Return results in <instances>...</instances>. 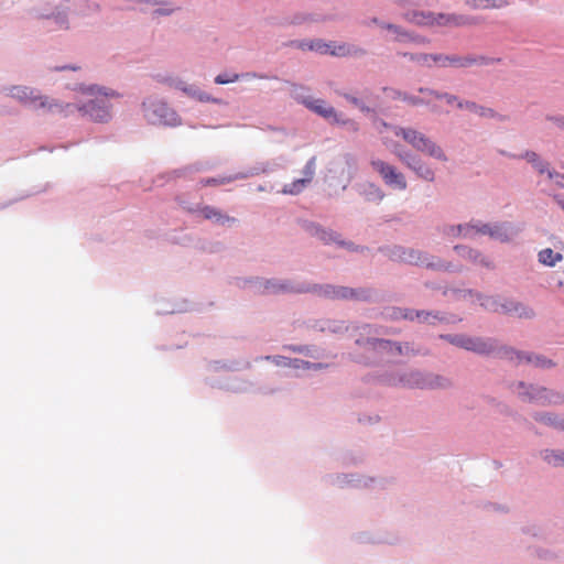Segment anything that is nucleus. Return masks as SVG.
I'll use <instances>...</instances> for the list:
<instances>
[{
	"label": "nucleus",
	"mask_w": 564,
	"mask_h": 564,
	"mask_svg": "<svg viewBox=\"0 0 564 564\" xmlns=\"http://www.w3.org/2000/svg\"><path fill=\"white\" fill-rule=\"evenodd\" d=\"M402 56L408 57L409 59L415 62L420 66L424 67H433L438 66L442 67L444 54H427V53H402Z\"/></svg>",
	"instance_id": "aec40b11"
},
{
	"label": "nucleus",
	"mask_w": 564,
	"mask_h": 564,
	"mask_svg": "<svg viewBox=\"0 0 564 564\" xmlns=\"http://www.w3.org/2000/svg\"><path fill=\"white\" fill-rule=\"evenodd\" d=\"M503 355L506 358H508L510 360H514L517 364H522V362L534 364L535 366H539L542 368H550V367L554 366L553 361L550 359H546L545 357L524 355L520 351H516L512 348L506 349L503 351Z\"/></svg>",
	"instance_id": "dca6fc26"
},
{
	"label": "nucleus",
	"mask_w": 564,
	"mask_h": 564,
	"mask_svg": "<svg viewBox=\"0 0 564 564\" xmlns=\"http://www.w3.org/2000/svg\"><path fill=\"white\" fill-rule=\"evenodd\" d=\"M443 65L442 67H455V68H466L474 65H490L497 62H500V58H490L486 56H477V55H446L444 54Z\"/></svg>",
	"instance_id": "9b49d317"
},
{
	"label": "nucleus",
	"mask_w": 564,
	"mask_h": 564,
	"mask_svg": "<svg viewBox=\"0 0 564 564\" xmlns=\"http://www.w3.org/2000/svg\"><path fill=\"white\" fill-rule=\"evenodd\" d=\"M467 4L473 9L501 8L507 4L506 1L496 0H467Z\"/></svg>",
	"instance_id": "cd10ccee"
},
{
	"label": "nucleus",
	"mask_w": 564,
	"mask_h": 564,
	"mask_svg": "<svg viewBox=\"0 0 564 564\" xmlns=\"http://www.w3.org/2000/svg\"><path fill=\"white\" fill-rule=\"evenodd\" d=\"M405 384L417 388H437L443 387L444 382L438 377L432 375L423 376L419 372H412L408 376Z\"/></svg>",
	"instance_id": "6ab92c4d"
},
{
	"label": "nucleus",
	"mask_w": 564,
	"mask_h": 564,
	"mask_svg": "<svg viewBox=\"0 0 564 564\" xmlns=\"http://www.w3.org/2000/svg\"><path fill=\"white\" fill-rule=\"evenodd\" d=\"M562 260L563 256L560 252H554L551 248H545L539 252V261L544 265L553 267Z\"/></svg>",
	"instance_id": "393cba45"
},
{
	"label": "nucleus",
	"mask_w": 564,
	"mask_h": 564,
	"mask_svg": "<svg viewBox=\"0 0 564 564\" xmlns=\"http://www.w3.org/2000/svg\"><path fill=\"white\" fill-rule=\"evenodd\" d=\"M433 11L410 10L403 14V19L416 26L433 29Z\"/></svg>",
	"instance_id": "a211bd4d"
},
{
	"label": "nucleus",
	"mask_w": 564,
	"mask_h": 564,
	"mask_svg": "<svg viewBox=\"0 0 564 564\" xmlns=\"http://www.w3.org/2000/svg\"><path fill=\"white\" fill-rule=\"evenodd\" d=\"M476 113H478L481 117H492L494 110L478 106V111H476Z\"/></svg>",
	"instance_id": "79ce46f5"
},
{
	"label": "nucleus",
	"mask_w": 564,
	"mask_h": 564,
	"mask_svg": "<svg viewBox=\"0 0 564 564\" xmlns=\"http://www.w3.org/2000/svg\"><path fill=\"white\" fill-rule=\"evenodd\" d=\"M446 234L448 236H463L465 238H473L476 235H488L492 239L500 241L510 240L516 234L509 225H489L480 224L479 221H470L465 225H458L456 227H448Z\"/></svg>",
	"instance_id": "f257e3e1"
},
{
	"label": "nucleus",
	"mask_w": 564,
	"mask_h": 564,
	"mask_svg": "<svg viewBox=\"0 0 564 564\" xmlns=\"http://www.w3.org/2000/svg\"><path fill=\"white\" fill-rule=\"evenodd\" d=\"M51 20L57 25V28L67 29V22L64 18L61 17L59 12L56 15H54Z\"/></svg>",
	"instance_id": "ea45409f"
},
{
	"label": "nucleus",
	"mask_w": 564,
	"mask_h": 564,
	"mask_svg": "<svg viewBox=\"0 0 564 564\" xmlns=\"http://www.w3.org/2000/svg\"><path fill=\"white\" fill-rule=\"evenodd\" d=\"M144 117L152 124H174L176 113L164 102L148 101L143 104Z\"/></svg>",
	"instance_id": "1a4fd4ad"
},
{
	"label": "nucleus",
	"mask_w": 564,
	"mask_h": 564,
	"mask_svg": "<svg viewBox=\"0 0 564 564\" xmlns=\"http://www.w3.org/2000/svg\"><path fill=\"white\" fill-rule=\"evenodd\" d=\"M311 229L312 234L324 242L336 241V238L333 232H328L325 229L319 228L318 226H312Z\"/></svg>",
	"instance_id": "f704fd0d"
},
{
	"label": "nucleus",
	"mask_w": 564,
	"mask_h": 564,
	"mask_svg": "<svg viewBox=\"0 0 564 564\" xmlns=\"http://www.w3.org/2000/svg\"><path fill=\"white\" fill-rule=\"evenodd\" d=\"M393 153L399 160L404 163L409 169L414 171L416 175L425 181L433 182L435 178L434 171L424 163L419 156L411 154L401 149L400 145L393 148Z\"/></svg>",
	"instance_id": "9d476101"
},
{
	"label": "nucleus",
	"mask_w": 564,
	"mask_h": 564,
	"mask_svg": "<svg viewBox=\"0 0 564 564\" xmlns=\"http://www.w3.org/2000/svg\"><path fill=\"white\" fill-rule=\"evenodd\" d=\"M535 419H536V421H539V422H541L543 424L551 425V426L564 430V420H558L557 417L552 416L551 414H547V413L540 414Z\"/></svg>",
	"instance_id": "7c9ffc66"
},
{
	"label": "nucleus",
	"mask_w": 564,
	"mask_h": 564,
	"mask_svg": "<svg viewBox=\"0 0 564 564\" xmlns=\"http://www.w3.org/2000/svg\"><path fill=\"white\" fill-rule=\"evenodd\" d=\"M441 338L454 346L480 355H489L495 350V345L490 339L470 337L467 335H442Z\"/></svg>",
	"instance_id": "423d86ee"
},
{
	"label": "nucleus",
	"mask_w": 564,
	"mask_h": 564,
	"mask_svg": "<svg viewBox=\"0 0 564 564\" xmlns=\"http://www.w3.org/2000/svg\"><path fill=\"white\" fill-rule=\"evenodd\" d=\"M315 174V159L312 158L304 166L303 169V177L295 180L294 182L286 184L282 193L283 194H290V195H296L300 194L307 184H310L314 177Z\"/></svg>",
	"instance_id": "4468645a"
},
{
	"label": "nucleus",
	"mask_w": 564,
	"mask_h": 564,
	"mask_svg": "<svg viewBox=\"0 0 564 564\" xmlns=\"http://www.w3.org/2000/svg\"><path fill=\"white\" fill-rule=\"evenodd\" d=\"M199 212L205 219L213 220L216 224L224 225L225 223L235 221V218L223 214L219 209L212 206H204Z\"/></svg>",
	"instance_id": "4be33fe9"
},
{
	"label": "nucleus",
	"mask_w": 564,
	"mask_h": 564,
	"mask_svg": "<svg viewBox=\"0 0 564 564\" xmlns=\"http://www.w3.org/2000/svg\"><path fill=\"white\" fill-rule=\"evenodd\" d=\"M476 23H477V21L475 18L455 14V13L434 12V17H433V29L462 28V26L473 25Z\"/></svg>",
	"instance_id": "f8f14e48"
},
{
	"label": "nucleus",
	"mask_w": 564,
	"mask_h": 564,
	"mask_svg": "<svg viewBox=\"0 0 564 564\" xmlns=\"http://www.w3.org/2000/svg\"><path fill=\"white\" fill-rule=\"evenodd\" d=\"M555 200L564 210V198H562L561 196H555Z\"/></svg>",
	"instance_id": "49530a36"
},
{
	"label": "nucleus",
	"mask_w": 564,
	"mask_h": 564,
	"mask_svg": "<svg viewBox=\"0 0 564 564\" xmlns=\"http://www.w3.org/2000/svg\"><path fill=\"white\" fill-rule=\"evenodd\" d=\"M345 97V99L352 104L354 106H356L357 108H359L361 111H365V112H369L370 109L369 107H367L360 99H358L357 97H354L351 95H348V94H344L343 95Z\"/></svg>",
	"instance_id": "e433bc0d"
},
{
	"label": "nucleus",
	"mask_w": 564,
	"mask_h": 564,
	"mask_svg": "<svg viewBox=\"0 0 564 564\" xmlns=\"http://www.w3.org/2000/svg\"><path fill=\"white\" fill-rule=\"evenodd\" d=\"M240 78V75L232 74V75H218L215 78V83L219 85L229 84L238 80Z\"/></svg>",
	"instance_id": "58836bf2"
},
{
	"label": "nucleus",
	"mask_w": 564,
	"mask_h": 564,
	"mask_svg": "<svg viewBox=\"0 0 564 564\" xmlns=\"http://www.w3.org/2000/svg\"><path fill=\"white\" fill-rule=\"evenodd\" d=\"M419 91L423 95H426L429 97L437 98V99H445L447 104L452 105L454 101H456V97L454 95L449 94H440L435 90H431L427 88H420Z\"/></svg>",
	"instance_id": "473e14b6"
},
{
	"label": "nucleus",
	"mask_w": 564,
	"mask_h": 564,
	"mask_svg": "<svg viewBox=\"0 0 564 564\" xmlns=\"http://www.w3.org/2000/svg\"><path fill=\"white\" fill-rule=\"evenodd\" d=\"M380 26L388 31L393 32L395 34L397 41H402L403 39L410 37V34L399 25L391 24V23H380Z\"/></svg>",
	"instance_id": "2f4dec72"
},
{
	"label": "nucleus",
	"mask_w": 564,
	"mask_h": 564,
	"mask_svg": "<svg viewBox=\"0 0 564 564\" xmlns=\"http://www.w3.org/2000/svg\"><path fill=\"white\" fill-rule=\"evenodd\" d=\"M265 290L270 293H279V292H315L321 296L328 299H355L357 297V292L352 289H348L345 286H333V285H324L317 286L314 285L312 289L304 286H293L289 283H275L268 281L265 285Z\"/></svg>",
	"instance_id": "f03ea898"
},
{
	"label": "nucleus",
	"mask_w": 564,
	"mask_h": 564,
	"mask_svg": "<svg viewBox=\"0 0 564 564\" xmlns=\"http://www.w3.org/2000/svg\"><path fill=\"white\" fill-rule=\"evenodd\" d=\"M84 6H85V7H87V9H88L89 11H96V10L98 9V6H96V4L89 6V4H87V3H80V4H79V7H80V9H79V13H80V14H86V11H85L84 9H82V7H84Z\"/></svg>",
	"instance_id": "c03bdc74"
},
{
	"label": "nucleus",
	"mask_w": 564,
	"mask_h": 564,
	"mask_svg": "<svg viewBox=\"0 0 564 564\" xmlns=\"http://www.w3.org/2000/svg\"><path fill=\"white\" fill-rule=\"evenodd\" d=\"M235 180V177L228 176V177H221V178H206L202 181V184L204 186H215V185H221L230 183Z\"/></svg>",
	"instance_id": "c9c22d12"
},
{
	"label": "nucleus",
	"mask_w": 564,
	"mask_h": 564,
	"mask_svg": "<svg viewBox=\"0 0 564 564\" xmlns=\"http://www.w3.org/2000/svg\"><path fill=\"white\" fill-rule=\"evenodd\" d=\"M369 343L373 348L391 350V351L394 350L398 354H402V347L398 343H392L390 340H384V339H372Z\"/></svg>",
	"instance_id": "c85d7f7f"
},
{
	"label": "nucleus",
	"mask_w": 564,
	"mask_h": 564,
	"mask_svg": "<svg viewBox=\"0 0 564 564\" xmlns=\"http://www.w3.org/2000/svg\"><path fill=\"white\" fill-rule=\"evenodd\" d=\"M199 99H200V100H208V98H207V97H205V96H200V97H199Z\"/></svg>",
	"instance_id": "de8ad7c7"
},
{
	"label": "nucleus",
	"mask_w": 564,
	"mask_h": 564,
	"mask_svg": "<svg viewBox=\"0 0 564 564\" xmlns=\"http://www.w3.org/2000/svg\"><path fill=\"white\" fill-rule=\"evenodd\" d=\"M397 96L399 99H401L410 105H413V106L426 104V102H430V100H431L430 98H420V97L408 95L405 93H400V91L397 94Z\"/></svg>",
	"instance_id": "72a5a7b5"
},
{
	"label": "nucleus",
	"mask_w": 564,
	"mask_h": 564,
	"mask_svg": "<svg viewBox=\"0 0 564 564\" xmlns=\"http://www.w3.org/2000/svg\"><path fill=\"white\" fill-rule=\"evenodd\" d=\"M522 158L525 159L540 174H544L549 170V163L541 160L533 151H527Z\"/></svg>",
	"instance_id": "a878e982"
},
{
	"label": "nucleus",
	"mask_w": 564,
	"mask_h": 564,
	"mask_svg": "<svg viewBox=\"0 0 564 564\" xmlns=\"http://www.w3.org/2000/svg\"><path fill=\"white\" fill-rule=\"evenodd\" d=\"M79 110L94 121L104 122L110 118L109 105L104 97L89 100Z\"/></svg>",
	"instance_id": "ddd939ff"
},
{
	"label": "nucleus",
	"mask_w": 564,
	"mask_h": 564,
	"mask_svg": "<svg viewBox=\"0 0 564 564\" xmlns=\"http://www.w3.org/2000/svg\"><path fill=\"white\" fill-rule=\"evenodd\" d=\"M550 120L554 121V123L562 130H564V117H552Z\"/></svg>",
	"instance_id": "37998d69"
},
{
	"label": "nucleus",
	"mask_w": 564,
	"mask_h": 564,
	"mask_svg": "<svg viewBox=\"0 0 564 564\" xmlns=\"http://www.w3.org/2000/svg\"><path fill=\"white\" fill-rule=\"evenodd\" d=\"M173 12V9H158L154 11V14L158 15H169Z\"/></svg>",
	"instance_id": "a18cd8bd"
},
{
	"label": "nucleus",
	"mask_w": 564,
	"mask_h": 564,
	"mask_svg": "<svg viewBox=\"0 0 564 564\" xmlns=\"http://www.w3.org/2000/svg\"><path fill=\"white\" fill-rule=\"evenodd\" d=\"M393 133L412 145L415 150L423 152L434 159L446 162L447 156L443 149L422 132L412 128H393Z\"/></svg>",
	"instance_id": "7ed1b4c3"
},
{
	"label": "nucleus",
	"mask_w": 564,
	"mask_h": 564,
	"mask_svg": "<svg viewBox=\"0 0 564 564\" xmlns=\"http://www.w3.org/2000/svg\"><path fill=\"white\" fill-rule=\"evenodd\" d=\"M457 106H458L459 108H464V107H465V108H467L468 110H470V111H473V112L478 111V105H476L475 102H469V101H467V102H465V104H463V102H458V104H457Z\"/></svg>",
	"instance_id": "a19ab883"
},
{
	"label": "nucleus",
	"mask_w": 564,
	"mask_h": 564,
	"mask_svg": "<svg viewBox=\"0 0 564 564\" xmlns=\"http://www.w3.org/2000/svg\"><path fill=\"white\" fill-rule=\"evenodd\" d=\"M403 259L406 262L412 263V264H422V265L424 264V265L431 267V268L440 267L433 262L427 261V257L416 250H409L408 252H404Z\"/></svg>",
	"instance_id": "b1692460"
},
{
	"label": "nucleus",
	"mask_w": 564,
	"mask_h": 564,
	"mask_svg": "<svg viewBox=\"0 0 564 564\" xmlns=\"http://www.w3.org/2000/svg\"><path fill=\"white\" fill-rule=\"evenodd\" d=\"M306 90L303 86H293V95L294 97L305 105L310 110L314 111L318 116L323 117L324 119L337 123V124H348L351 121L349 119H345L341 113H338L335 108L327 105L322 99H313L310 97H304L302 93Z\"/></svg>",
	"instance_id": "20e7f679"
},
{
	"label": "nucleus",
	"mask_w": 564,
	"mask_h": 564,
	"mask_svg": "<svg viewBox=\"0 0 564 564\" xmlns=\"http://www.w3.org/2000/svg\"><path fill=\"white\" fill-rule=\"evenodd\" d=\"M365 196L368 200L380 202L383 199L384 193L379 186L369 184L365 189Z\"/></svg>",
	"instance_id": "c756f323"
},
{
	"label": "nucleus",
	"mask_w": 564,
	"mask_h": 564,
	"mask_svg": "<svg viewBox=\"0 0 564 564\" xmlns=\"http://www.w3.org/2000/svg\"><path fill=\"white\" fill-rule=\"evenodd\" d=\"M519 388L523 389V391H519V394L530 401H538L542 403H556L558 401V395L546 390L545 388L530 387V391H527V388L522 382L519 383Z\"/></svg>",
	"instance_id": "2eb2a0df"
},
{
	"label": "nucleus",
	"mask_w": 564,
	"mask_h": 564,
	"mask_svg": "<svg viewBox=\"0 0 564 564\" xmlns=\"http://www.w3.org/2000/svg\"><path fill=\"white\" fill-rule=\"evenodd\" d=\"M455 250L458 252L460 257L468 259L471 262L479 263L485 267L490 265V262L485 257H482L479 252L470 248L456 246Z\"/></svg>",
	"instance_id": "5701e85b"
},
{
	"label": "nucleus",
	"mask_w": 564,
	"mask_h": 564,
	"mask_svg": "<svg viewBox=\"0 0 564 564\" xmlns=\"http://www.w3.org/2000/svg\"><path fill=\"white\" fill-rule=\"evenodd\" d=\"M10 95L24 104L36 105L39 101L40 107H45L46 105L41 96L35 95V91L28 87H12L10 89Z\"/></svg>",
	"instance_id": "412c9836"
},
{
	"label": "nucleus",
	"mask_w": 564,
	"mask_h": 564,
	"mask_svg": "<svg viewBox=\"0 0 564 564\" xmlns=\"http://www.w3.org/2000/svg\"><path fill=\"white\" fill-rule=\"evenodd\" d=\"M543 459L554 467L564 466V451L546 449L542 453Z\"/></svg>",
	"instance_id": "bb28decb"
},
{
	"label": "nucleus",
	"mask_w": 564,
	"mask_h": 564,
	"mask_svg": "<svg viewBox=\"0 0 564 564\" xmlns=\"http://www.w3.org/2000/svg\"><path fill=\"white\" fill-rule=\"evenodd\" d=\"M547 177L554 182L560 187H564V174L558 173L556 171H551L550 169L546 171Z\"/></svg>",
	"instance_id": "4c0bfd02"
},
{
	"label": "nucleus",
	"mask_w": 564,
	"mask_h": 564,
	"mask_svg": "<svg viewBox=\"0 0 564 564\" xmlns=\"http://www.w3.org/2000/svg\"><path fill=\"white\" fill-rule=\"evenodd\" d=\"M481 306L488 311L517 315L519 317L530 318L534 314L531 308L524 306L523 304L506 299L500 301L495 297H486L481 302Z\"/></svg>",
	"instance_id": "6e6552de"
},
{
	"label": "nucleus",
	"mask_w": 564,
	"mask_h": 564,
	"mask_svg": "<svg viewBox=\"0 0 564 564\" xmlns=\"http://www.w3.org/2000/svg\"><path fill=\"white\" fill-rule=\"evenodd\" d=\"M310 51L317 52L319 54H329L333 56H361L366 52L365 50L348 45V44H337L335 42H324L322 40L311 41L305 44Z\"/></svg>",
	"instance_id": "0eeeda50"
},
{
	"label": "nucleus",
	"mask_w": 564,
	"mask_h": 564,
	"mask_svg": "<svg viewBox=\"0 0 564 564\" xmlns=\"http://www.w3.org/2000/svg\"><path fill=\"white\" fill-rule=\"evenodd\" d=\"M391 317L399 319H419L420 322H426V323H434L436 319H440L437 314H434L432 312L426 311H412V310H402V308H393L391 314Z\"/></svg>",
	"instance_id": "f3484780"
},
{
	"label": "nucleus",
	"mask_w": 564,
	"mask_h": 564,
	"mask_svg": "<svg viewBox=\"0 0 564 564\" xmlns=\"http://www.w3.org/2000/svg\"><path fill=\"white\" fill-rule=\"evenodd\" d=\"M370 165L372 170L380 175L387 186L398 191L406 189V178L395 166L380 159L371 160Z\"/></svg>",
	"instance_id": "39448f33"
}]
</instances>
